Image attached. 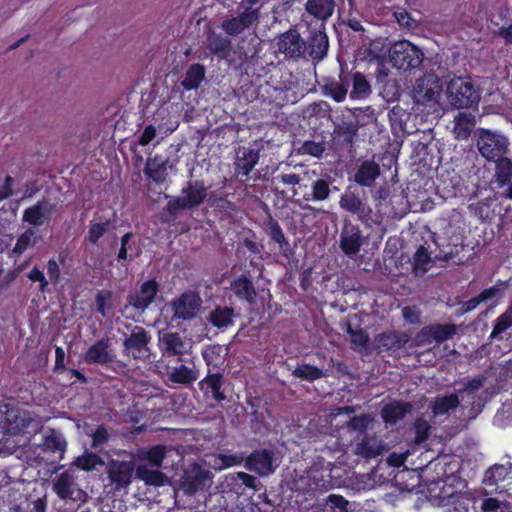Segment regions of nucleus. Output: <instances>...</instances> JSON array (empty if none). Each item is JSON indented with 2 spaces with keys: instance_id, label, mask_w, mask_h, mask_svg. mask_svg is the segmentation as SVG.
I'll use <instances>...</instances> for the list:
<instances>
[{
  "instance_id": "obj_37",
  "label": "nucleus",
  "mask_w": 512,
  "mask_h": 512,
  "mask_svg": "<svg viewBox=\"0 0 512 512\" xmlns=\"http://www.w3.org/2000/svg\"><path fill=\"white\" fill-rule=\"evenodd\" d=\"M433 262V258L428 249L424 245H420L411 259L413 274L417 277L425 275Z\"/></svg>"
},
{
  "instance_id": "obj_4",
  "label": "nucleus",
  "mask_w": 512,
  "mask_h": 512,
  "mask_svg": "<svg viewBox=\"0 0 512 512\" xmlns=\"http://www.w3.org/2000/svg\"><path fill=\"white\" fill-rule=\"evenodd\" d=\"M208 49L218 58L225 59L229 63H235L237 60H243L253 56L256 49L246 50L244 48L245 39H241V45L235 48L231 39L222 37L221 34H208Z\"/></svg>"
},
{
  "instance_id": "obj_2",
  "label": "nucleus",
  "mask_w": 512,
  "mask_h": 512,
  "mask_svg": "<svg viewBox=\"0 0 512 512\" xmlns=\"http://www.w3.org/2000/svg\"><path fill=\"white\" fill-rule=\"evenodd\" d=\"M447 99L453 107L463 109L477 105L480 95L469 77H456L447 85Z\"/></svg>"
},
{
  "instance_id": "obj_26",
  "label": "nucleus",
  "mask_w": 512,
  "mask_h": 512,
  "mask_svg": "<svg viewBox=\"0 0 512 512\" xmlns=\"http://www.w3.org/2000/svg\"><path fill=\"white\" fill-rule=\"evenodd\" d=\"M185 363L189 365L181 364L174 367L168 375L171 382L177 384H190L199 378V371L197 370L193 358L187 360Z\"/></svg>"
},
{
  "instance_id": "obj_50",
  "label": "nucleus",
  "mask_w": 512,
  "mask_h": 512,
  "mask_svg": "<svg viewBox=\"0 0 512 512\" xmlns=\"http://www.w3.org/2000/svg\"><path fill=\"white\" fill-rule=\"evenodd\" d=\"M414 429V443L416 445H420L426 442L430 435L431 426L427 420L424 418L418 417L413 423Z\"/></svg>"
},
{
  "instance_id": "obj_33",
  "label": "nucleus",
  "mask_w": 512,
  "mask_h": 512,
  "mask_svg": "<svg viewBox=\"0 0 512 512\" xmlns=\"http://www.w3.org/2000/svg\"><path fill=\"white\" fill-rule=\"evenodd\" d=\"M512 472V464H495L486 470L484 474L483 483L488 487L499 488V484L503 483Z\"/></svg>"
},
{
  "instance_id": "obj_47",
  "label": "nucleus",
  "mask_w": 512,
  "mask_h": 512,
  "mask_svg": "<svg viewBox=\"0 0 512 512\" xmlns=\"http://www.w3.org/2000/svg\"><path fill=\"white\" fill-rule=\"evenodd\" d=\"M428 331L431 332V337L436 343H443L452 339L457 332L455 324H431L428 325Z\"/></svg>"
},
{
  "instance_id": "obj_44",
  "label": "nucleus",
  "mask_w": 512,
  "mask_h": 512,
  "mask_svg": "<svg viewBox=\"0 0 512 512\" xmlns=\"http://www.w3.org/2000/svg\"><path fill=\"white\" fill-rule=\"evenodd\" d=\"M43 446L45 450L62 455L66 451L67 441L60 431L50 429L44 437Z\"/></svg>"
},
{
  "instance_id": "obj_36",
  "label": "nucleus",
  "mask_w": 512,
  "mask_h": 512,
  "mask_svg": "<svg viewBox=\"0 0 512 512\" xmlns=\"http://www.w3.org/2000/svg\"><path fill=\"white\" fill-rule=\"evenodd\" d=\"M358 129L359 125L356 120L343 119L340 123L335 125L333 134L335 135V139L342 145H351L354 142Z\"/></svg>"
},
{
  "instance_id": "obj_6",
  "label": "nucleus",
  "mask_w": 512,
  "mask_h": 512,
  "mask_svg": "<svg viewBox=\"0 0 512 512\" xmlns=\"http://www.w3.org/2000/svg\"><path fill=\"white\" fill-rule=\"evenodd\" d=\"M509 141L504 135L488 129H481L477 140L480 154L488 161L503 157L508 150Z\"/></svg>"
},
{
  "instance_id": "obj_63",
  "label": "nucleus",
  "mask_w": 512,
  "mask_h": 512,
  "mask_svg": "<svg viewBox=\"0 0 512 512\" xmlns=\"http://www.w3.org/2000/svg\"><path fill=\"white\" fill-rule=\"evenodd\" d=\"M91 436H92L91 446L93 448H98V447L102 446L103 444L107 443L108 440L110 439V434L108 432L106 425H104V424L98 425Z\"/></svg>"
},
{
  "instance_id": "obj_1",
  "label": "nucleus",
  "mask_w": 512,
  "mask_h": 512,
  "mask_svg": "<svg viewBox=\"0 0 512 512\" xmlns=\"http://www.w3.org/2000/svg\"><path fill=\"white\" fill-rule=\"evenodd\" d=\"M208 189L204 180H188L181 188L180 195L170 197L165 211L171 216H176L181 211L200 207L208 197Z\"/></svg>"
},
{
  "instance_id": "obj_51",
  "label": "nucleus",
  "mask_w": 512,
  "mask_h": 512,
  "mask_svg": "<svg viewBox=\"0 0 512 512\" xmlns=\"http://www.w3.org/2000/svg\"><path fill=\"white\" fill-rule=\"evenodd\" d=\"M137 472L139 477L150 485L162 486L166 481V475L159 470H151L139 467Z\"/></svg>"
},
{
  "instance_id": "obj_9",
  "label": "nucleus",
  "mask_w": 512,
  "mask_h": 512,
  "mask_svg": "<svg viewBox=\"0 0 512 512\" xmlns=\"http://www.w3.org/2000/svg\"><path fill=\"white\" fill-rule=\"evenodd\" d=\"M201 306L200 296L192 291H186L180 294L171 302L173 318L181 320L193 319Z\"/></svg>"
},
{
  "instance_id": "obj_53",
  "label": "nucleus",
  "mask_w": 512,
  "mask_h": 512,
  "mask_svg": "<svg viewBox=\"0 0 512 512\" xmlns=\"http://www.w3.org/2000/svg\"><path fill=\"white\" fill-rule=\"evenodd\" d=\"M347 334L350 336L351 346L353 349L366 348L369 343V335L362 328L353 329L350 324L347 325Z\"/></svg>"
},
{
  "instance_id": "obj_18",
  "label": "nucleus",
  "mask_w": 512,
  "mask_h": 512,
  "mask_svg": "<svg viewBox=\"0 0 512 512\" xmlns=\"http://www.w3.org/2000/svg\"><path fill=\"white\" fill-rule=\"evenodd\" d=\"M350 84L351 73L342 68L338 79H324L322 91L325 96L331 97L335 102H342L346 99Z\"/></svg>"
},
{
  "instance_id": "obj_25",
  "label": "nucleus",
  "mask_w": 512,
  "mask_h": 512,
  "mask_svg": "<svg viewBox=\"0 0 512 512\" xmlns=\"http://www.w3.org/2000/svg\"><path fill=\"white\" fill-rule=\"evenodd\" d=\"M384 449L385 444L382 439L376 435L365 434L356 444L355 453L362 458L372 459L382 454Z\"/></svg>"
},
{
  "instance_id": "obj_28",
  "label": "nucleus",
  "mask_w": 512,
  "mask_h": 512,
  "mask_svg": "<svg viewBox=\"0 0 512 512\" xmlns=\"http://www.w3.org/2000/svg\"><path fill=\"white\" fill-rule=\"evenodd\" d=\"M230 288L237 299L244 300L249 304L255 302L257 293L252 280L246 275H240L234 279L230 284Z\"/></svg>"
},
{
  "instance_id": "obj_35",
  "label": "nucleus",
  "mask_w": 512,
  "mask_h": 512,
  "mask_svg": "<svg viewBox=\"0 0 512 512\" xmlns=\"http://www.w3.org/2000/svg\"><path fill=\"white\" fill-rule=\"evenodd\" d=\"M335 9L334 0H307L305 4L306 12L321 22L329 19Z\"/></svg>"
},
{
  "instance_id": "obj_8",
  "label": "nucleus",
  "mask_w": 512,
  "mask_h": 512,
  "mask_svg": "<svg viewBox=\"0 0 512 512\" xmlns=\"http://www.w3.org/2000/svg\"><path fill=\"white\" fill-rule=\"evenodd\" d=\"M150 341L149 332L141 326H135L123 342V353L134 359H142L147 356Z\"/></svg>"
},
{
  "instance_id": "obj_31",
  "label": "nucleus",
  "mask_w": 512,
  "mask_h": 512,
  "mask_svg": "<svg viewBox=\"0 0 512 512\" xmlns=\"http://www.w3.org/2000/svg\"><path fill=\"white\" fill-rule=\"evenodd\" d=\"M209 477V472L199 466L187 470L182 479V486L189 494H194L202 489Z\"/></svg>"
},
{
  "instance_id": "obj_32",
  "label": "nucleus",
  "mask_w": 512,
  "mask_h": 512,
  "mask_svg": "<svg viewBox=\"0 0 512 512\" xmlns=\"http://www.w3.org/2000/svg\"><path fill=\"white\" fill-rule=\"evenodd\" d=\"M167 165L168 159L164 160L162 156L155 155L154 157L147 159L144 167V173L155 183L161 184L167 177Z\"/></svg>"
},
{
  "instance_id": "obj_45",
  "label": "nucleus",
  "mask_w": 512,
  "mask_h": 512,
  "mask_svg": "<svg viewBox=\"0 0 512 512\" xmlns=\"http://www.w3.org/2000/svg\"><path fill=\"white\" fill-rule=\"evenodd\" d=\"M292 375L296 378H299L301 380H305L308 382H314L318 379L323 378L326 376L325 372L309 363H303L301 365H298L293 371Z\"/></svg>"
},
{
  "instance_id": "obj_62",
  "label": "nucleus",
  "mask_w": 512,
  "mask_h": 512,
  "mask_svg": "<svg viewBox=\"0 0 512 512\" xmlns=\"http://www.w3.org/2000/svg\"><path fill=\"white\" fill-rule=\"evenodd\" d=\"M394 17L401 28L408 30L419 29V23L413 19L405 10H398L394 13Z\"/></svg>"
},
{
  "instance_id": "obj_38",
  "label": "nucleus",
  "mask_w": 512,
  "mask_h": 512,
  "mask_svg": "<svg viewBox=\"0 0 512 512\" xmlns=\"http://www.w3.org/2000/svg\"><path fill=\"white\" fill-rule=\"evenodd\" d=\"M388 118L391 126L392 133L395 136L408 133L407 121L410 114L400 105L393 106L388 112Z\"/></svg>"
},
{
  "instance_id": "obj_29",
  "label": "nucleus",
  "mask_w": 512,
  "mask_h": 512,
  "mask_svg": "<svg viewBox=\"0 0 512 512\" xmlns=\"http://www.w3.org/2000/svg\"><path fill=\"white\" fill-rule=\"evenodd\" d=\"M74 477L67 471L60 473L54 480L52 489L62 500H74V493L77 491Z\"/></svg>"
},
{
  "instance_id": "obj_5",
  "label": "nucleus",
  "mask_w": 512,
  "mask_h": 512,
  "mask_svg": "<svg viewBox=\"0 0 512 512\" xmlns=\"http://www.w3.org/2000/svg\"><path fill=\"white\" fill-rule=\"evenodd\" d=\"M339 207L363 223L369 225L372 221V208L367 203L365 196H361L357 188L349 185L339 197Z\"/></svg>"
},
{
  "instance_id": "obj_43",
  "label": "nucleus",
  "mask_w": 512,
  "mask_h": 512,
  "mask_svg": "<svg viewBox=\"0 0 512 512\" xmlns=\"http://www.w3.org/2000/svg\"><path fill=\"white\" fill-rule=\"evenodd\" d=\"M351 83L350 98L352 100L364 99L371 93L370 83L361 72L351 73Z\"/></svg>"
},
{
  "instance_id": "obj_49",
  "label": "nucleus",
  "mask_w": 512,
  "mask_h": 512,
  "mask_svg": "<svg viewBox=\"0 0 512 512\" xmlns=\"http://www.w3.org/2000/svg\"><path fill=\"white\" fill-rule=\"evenodd\" d=\"M111 228L110 220H106L104 222H90L89 230H88V241L97 245L100 238H102Z\"/></svg>"
},
{
  "instance_id": "obj_7",
  "label": "nucleus",
  "mask_w": 512,
  "mask_h": 512,
  "mask_svg": "<svg viewBox=\"0 0 512 512\" xmlns=\"http://www.w3.org/2000/svg\"><path fill=\"white\" fill-rule=\"evenodd\" d=\"M160 285L155 278L142 282L139 289L127 296V302L135 310L145 311L156 299Z\"/></svg>"
},
{
  "instance_id": "obj_60",
  "label": "nucleus",
  "mask_w": 512,
  "mask_h": 512,
  "mask_svg": "<svg viewBox=\"0 0 512 512\" xmlns=\"http://www.w3.org/2000/svg\"><path fill=\"white\" fill-rule=\"evenodd\" d=\"M370 422L371 417L369 414L353 416L347 422V429L350 432H364L367 429Z\"/></svg>"
},
{
  "instance_id": "obj_39",
  "label": "nucleus",
  "mask_w": 512,
  "mask_h": 512,
  "mask_svg": "<svg viewBox=\"0 0 512 512\" xmlns=\"http://www.w3.org/2000/svg\"><path fill=\"white\" fill-rule=\"evenodd\" d=\"M205 67L200 63L192 64L181 80V86L186 91L196 90L205 78Z\"/></svg>"
},
{
  "instance_id": "obj_58",
  "label": "nucleus",
  "mask_w": 512,
  "mask_h": 512,
  "mask_svg": "<svg viewBox=\"0 0 512 512\" xmlns=\"http://www.w3.org/2000/svg\"><path fill=\"white\" fill-rule=\"evenodd\" d=\"M232 482L239 487H245L253 490H257V485L259 484V480L248 473L238 472L231 477Z\"/></svg>"
},
{
  "instance_id": "obj_56",
  "label": "nucleus",
  "mask_w": 512,
  "mask_h": 512,
  "mask_svg": "<svg viewBox=\"0 0 512 512\" xmlns=\"http://www.w3.org/2000/svg\"><path fill=\"white\" fill-rule=\"evenodd\" d=\"M326 150L325 143L323 141L321 142H315L312 140L304 141L300 151L304 155L313 156L316 158H321Z\"/></svg>"
},
{
  "instance_id": "obj_34",
  "label": "nucleus",
  "mask_w": 512,
  "mask_h": 512,
  "mask_svg": "<svg viewBox=\"0 0 512 512\" xmlns=\"http://www.w3.org/2000/svg\"><path fill=\"white\" fill-rule=\"evenodd\" d=\"M268 229V235L273 242L278 244L280 254L289 259L294 254V251L278 221L270 217Z\"/></svg>"
},
{
  "instance_id": "obj_64",
  "label": "nucleus",
  "mask_w": 512,
  "mask_h": 512,
  "mask_svg": "<svg viewBox=\"0 0 512 512\" xmlns=\"http://www.w3.org/2000/svg\"><path fill=\"white\" fill-rule=\"evenodd\" d=\"M503 505L498 499L488 497L481 500L479 507H475V512H501Z\"/></svg>"
},
{
  "instance_id": "obj_54",
  "label": "nucleus",
  "mask_w": 512,
  "mask_h": 512,
  "mask_svg": "<svg viewBox=\"0 0 512 512\" xmlns=\"http://www.w3.org/2000/svg\"><path fill=\"white\" fill-rule=\"evenodd\" d=\"M97 311L105 317L112 308V292L107 289L99 290L95 296Z\"/></svg>"
},
{
  "instance_id": "obj_52",
  "label": "nucleus",
  "mask_w": 512,
  "mask_h": 512,
  "mask_svg": "<svg viewBox=\"0 0 512 512\" xmlns=\"http://www.w3.org/2000/svg\"><path fill=\"white\" fill-rule=\"evenodd\" d=\"M36 242L35 231L32 228L26 229L18 238L13 248L16 254H22Z\"/></svg>"
},
{
  "instance_id": "obj_42",
  "label": "nucleus",
  "mask_w": 512,
  "mask_h": 512,
  "mask_svg": "<svg viewBox=\"0 0 512 512\" xmlns=\"http://www.w3.org/2000/svg\"><path fill=\"white\" fill-rule=\"evenodd\" d=\"M495 181L499 188H503L511 182L512 179V160L508 157H501L496 160Z\"/></svg>"
},
{
  "instance_id": "obj_16",
  "label": "nucleus",
  "mask_w": 512,
  "mask_h": 512,
  "mask_svg": "<svg viewBox=\"0 0 512 512\" xmlns=\"http://www.w3.org/2000/svg\"><path fill=\"white\" fill-rule=\"evenodd\" d=\"M55 210L56 205L49 200H39L34 205L24 210L23 221L35 227L42 226L51 220Z\"/></svg>"
},
{
  "instance_id": "obj_12",
  "label": "nucleus",
  "mask_w": 512,
  "mask_h": 512,
  "mask_svg": "<svg viewBox=\"0 0 512 512\" xmlns=\"http://www.w3.org/2000/svg\"><path fill=\"white\" fill-rule=\"evenodd\" d=\"M363 245L360 227L350 219H344L340 233V248L345 255H354Z\"/></svg>"
},
{
  "instance_id": "obj_15",
  "label": "nucleus",
  "mask_w": 512,
  "mask_h": 512,
  "mask_svg": "<svg viewBox=\"0 0 512 512\" xmlns=\"http://www.w3.org/2000/svg\"><path fill=\"white\" fill-rule=\"evenodd\" d=\"M410 336L396 330L384 331L374 337V349L379 352H396L406 346Z\"/></svg>"
},
{
  "instance_id": "obj_55",
  "label": "nucleus",
  "mask_w": 512,
  "mask_h": 512,
  "mask_svg": "<svg viewBox=\"0 0 512 512\" xmlns=\"http://www.w3.org/2000/svg\"><path fill=\"white\" fill-rule=\"evenodd\" d=\"M387 38L378 37L370 41L368 52L375 58L385 56L389 53L390 43H386Z\"/></svg>"
},
{
  "instance_id": "obj_46",
  "label": "nucleus",
  "mask_w": 512,
  "mask_h": 512,
  "mask_svg": "<svg viewBox=\"0 0 512 512\" xmlns=\"http://www.w3.org/2000/svg\"><path fill=\"white\" fill-rule=\"evenodd\" d=\"M512 327V301L507 309L500 314L493 325L492 332L489 335L490 340L498 339L499 336Z\"/></svg>"
},
{
  "instance_id": "obj_24",
  "label": "nucleus",
  "mask_w": 512,
  "mask_h": 512,
  "mask_svg": "<svg viewBox=\"0 0 512 512\" xmlns=\"http://www.w3.org/2000/svg\"><path fill=\"white\" fill-rule=\"evenodd\" d=\"M257 20L258 14L255 12V9L243 7V10L237 17L223 22L222 27L226 32H242L245 29L252 28Z\"/></svg>"
},
{
  "instance_id": "obj_41",
  "label": "nucleus",
  "mask_w": 512,
  "mask_h": 512,
  "mask_svg": "<svg viewBox=\"0 0 512 512\" xmlns=\"http://www.w3.org/2000/svg\"><path fill=\"white\" fill-rule=\"evenodd\" d=\"M459 405V398L456 393L437 396L431 404V411L435 416H441L454 410Z\"/></svg>"
},
{
  "instance_id": "obj_19",
  "label": "nucleus",
  "mask_w": 512,
  "mask_h": 512,
  "mask_svg": "<svg viewBox=\"0 0 512 512\" xmlns=\"http://www.w3.org/2000/svg\"><path fill=\"white\" fill-rule=\"evenodd\" d=\"M159 348L163 356L177 357L178 361H185L183 356L187 352V343L178 332H166L160 336Z\"/></svg>"
},
{
  "instance_id": "obj_30",
  "label": "nucleus",
  "mask_w": 512,
  "mask_h": 512,
  "mask_svg": "<svg viewBox=\"0 0 512 512\" xmlns=\"http://www.w3.org/2000/svg\"><path fill=\"white\" fill-rule=\"evenodd\" d=\"M259 161V152L251 148L239 150L235 160V171L238 175L248 176Z\"/></svg>"
},
{
  "instance_id": "obj_17",
  "label": "nucleus",
  "mask_w": 512,
  "mask_h": 512,
  "mask_svg": "<svg viewBox=\"0 0 512 512\" xmlns=\"http://www.w3.org/2000/svg\"><path fill=\"white\" fill-rule=\"evenodd\" d=\"M225 379L222 373H208L198 382L200 391L206 399H212L217 403L226 400V394L223 389Z\"/></svg>"
},
{
  "instance_id": "obj_27",
  "label": "nucleus",
  "mask_w": 512,
  "mask_h": 512,
  "mask_svg": "<svg viewBox=\"0 0 512 512\" xmlns=\"http://www.w3.org/2000/svg\"><path fill=\"white\" fill-rule=\"evenodd\" d=\"M141 254V248L134 241L132 232L125 233L120 239V248L117 253V262L121 266H125L126 262L134 260Z\"/></svg>"
},
{
  "instance_id": "obj_10",
  "label": "nucleus",
  "mask_w": 512,
  "mask_h": 512,
  "mask_svg": "<svg viewBox=\"0 0 512 512\" xmlns=\"http://www.w3.org/2000/svg\"><path fill=\"white\" fill-rule=\"evenodd\" d=\"M117 356L111 348V341L104 337L95 341L83 354V361L92 365H108L114 363Z\"/></svg>"
},
{
  "instance_id": "obj_11",
  "label": "nucleus",
  "mask_w": 512,
  "mask_h": 512,
  "mask_svg": "<svg viewBox=\"0 0 512 512\" xmlns=\"http://www.w3.org/2000/svg\"><path fill=\"white\" fill-rule=\"evenodd\" d=\"M442 91V82L434 72H427L423 77L417 79L414 86L415 98L418 102H433Z\"/></svg>"
},
{
  "instance_id": "obj_3",
  "label": "nucleus",
  "mask_w": 512,
  "mask_h": 512,
  "mask_svg": "<svg viewBox=\"0 0 512 512\" xmlns=\"http://www.w3.org/2000/svg\"><path fill=\"white\" fill-rule=\"evenodd\" d=\"M389 59L393 67L408 71L420 68L424 53L410 41L399 40L390 46Z\"/></svg>"
},
{
  "instance_id": "obj_61",
  "label": "nucleus",
  "mask_w": 512,
  "mask_h": 512,
  "mask_svg": "<svg viewBox=\"0 0 512 512\" xmlns=\"http://www.w3.org/2000/svg\"><path fill=\"white\" fill-rule=\"evenodd\" d=\"M326 505L331 512H349L348 501L341 495L330 494L327 497Z\"/></svg>"
},
{
  "instance_id": "obj_20",
  "label": "nucleus",
  "mask_w": 512,
  "mask_h": 512,
  "mask_svg": "<svg viewBox=\"0 0 512 512\" xmlns=\"http://www.w3.org/2000/svg\"><path fill=\"white\" fill-rule=\"evenodd\" d=\"M412 411V403L402 400H394L382 407L380 415L384 423L395 425L399 421L403 420L408 414H411Z\"/></svg>"
},
{
  "instance_id": "obj_14",
  "label": "nucleus",
  "mask_w": 512,
  "mask_h": 512,
  "mask_svg": "<svg viewBox=\"0 0 512 512\" xmlns=\"http://www.w3.org/2000/svg\"><path fill=\"white\" fill-rule=\"evenodd\" d=\"M134 469L135 466L132 461L112 459L107 465L108 479L115 486V489L125 488L131 483Z\"/></svg>"
},
{
  "instance_id": "obj_13",
  "label": "nucleus",
  "mask_w": 512,
  "mask_h": 512,
  "mask_svg": "<svg viewBox=\"0 0 512 512\" xmlns=\"http://www.w3.org/2000/svg\"><path fill=\"white\" fill-rule=\"evenodd\" d=\"M245 467L261 476L274 473L277 465H274V452L270 449H256L245 461Z\"/></svg>"
},
{
  "instance_id": "obj_21",
  "label": "nucleus",
  "mask_w": 512,
  "mask_h": 512,
  "mask_svg": "<svg viewBox=\"0 0 512 512\" xmlns=\"http://www.w3.org/2000/svg\"><path fill=\"white\" fill-rule=\"evenodd\" d=\"M334 179L330 175L317 178L311 183V191L303 195V200L313 202H323L330 198L333 190H338L333 186Z\"/></svg>"
},
{
  "instance_id": "obj_23",
  "label": "nucleus",
  "mask_w": 512,
  "mask_h": 512,
  "mask_svg": "<svg viewBox=\"0 0 512 512\" xmlns=\"http://www.w3.org/2000/svg\"><path fill=\"white\" fill-rule=\"evenodd\" d=\"M380 174L381 169L377 162L374 160H364L360 163L354 174V181L362 187L371 188Z\"/></svg>"
},
{
  "instance_id": "obj_48",
  "label": "nucleus",
  "mask_w": 512,
  "mask_h": 512,
  "mask_svg": "<svg viewBox=\"0 0 512 512\" xmlns=\"http://www.w3.org/2000/svg\"><path fill=\"white\" fill-rule=\"evenodd\" d=\"M74 464L79 469L89 472L94 470L98 465H104V461L95 453L85 452L83 455L76 458Z\"/></svg>"
},
{
  "instance_id": "obj_57",
  "label": "nucleus",
  "mask_w": 512,
  "mask_h": 512,
  "mask_svg": "<svg viewBox=\"0 0 512 512\" xmlns=\"http://www.w3.org/2000/svg\"><path fill=\"white\" fill-rule=\"evenodd\" d=\"M166 456V449L163 445L150 447L145 453V459L152 465L160 467Z\"/></svg>"
},
{
  "instance_id": "obj_59",
  "label": "nucleus",
  "mask_w": 512,
  "mask_h": 512,
  "mask_svg": "<svg viewBox=\"0 0 512 512\" xmlns=\"http://www.w3.org/2000/svg\"><path fill=\"white\" fill-rule=\"evenodd\" d=\"M469 498L459 494L453 495L447 503L448 512H469Z\"/></svg>"
},
{
  "instance_id": "obj_22",
  "label": "nucleus",
  "mask_w": 512,
  "mask_h": 512,
  "mask_svg": "<svg viewBox=\"0 0 512 512\" xmlns=\"http://www.w3.org/2000/svg\"><path fill=\"white\" fill-rule=\"evenodd\" d=\"M279 36L278 50L286 58H298L304 54L306 43L301 39V34H279Z\"/></svg>"
},
{
  "instance_id": "obj_40",
  "label": "nucleus",
  "mask_w": 512,
  "mask_h": 512,
  "mask_svg": "<svg viewBox=\"0 0 512 512\" xmlns=\"http://www.w3.org/2000/svg\"><path fill=\"white\" fill-rule=\"evenodd\" d=\"M234 308L216 306L209 314V322L218 329H226L233 325Z\"/></svg>"
}]
</instances>
